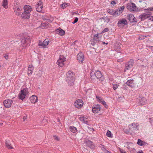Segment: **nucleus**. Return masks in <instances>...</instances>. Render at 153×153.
Masks as SVG:
<instances>
[{
	"label": "nucleus",
	"mask_w": 153,
	"mask_h": 153,
	"mask_svg": "<svg viewBox=\"0 0 153 153\" xmlns=\"http://www.w3.org/2000/svg\"><path fill=\"white\" fill-rule=\"evenodd\" d=\"M33 67L32 65H30L29 66L28 69V74L29 76L31 75L33 72Z\"/></svg>",
	"instance_id": "nucleus-26"
},
{
	"label": "nucleus",
	"mask_w": 153,
	"mask_h": 153,
	"mask_svg": "<svg viewBox=\"0 0 153 153\" xmlns=\"http://www.w3.org/2000/svg\"><path fill=\"white\" fill-rule=\"evenodd\" d=\"M119 149L120 153H126L124 150L121 149L120 148H119Z\"/></svg>",
	"instance_id": "nucleus-50"
},
{
	"label": "nucleus",
	"mask_w": 153,
	"mask_h": 153,
	"mask_svg": "<svg viewBox=\"0 0 153 153\" xmlns=\"http://www.w3.org/2000/svg\"><path fill=\"white\" fill-rule=\"evenodd\" d=\"M101 109V107L99 105L95 104L92 106V111L94 114H98L100 112Z\"/></svg>",
	"instance_id": "nucleus-8"
},
{
	"label": "nucleus",
	"mask_w": 153,
	"mask_h": 153,
	"mask_svg": "<svg viewBox=\"0 0 153 153\" xmlns=\"http://www.w3.org/2000/svg\"><path fill=\"white\" fill-rule=\"evenodd\" d=\"M123 61V60L122 59H119L117 60V61L119 62H122Z\"/></svg>",
	"instance_id": "nucleus-55"
},
{
	"label": "nucleus",
	"mask_w": 153,
	"mask_h": 153,
	"mask_svg": "<svg viewBox=\"0 0 153 153\" xmlns=\"http://www.w3.org/2000/svg\"><path fill=\"white\" fill-rule=\"evenodd\" d=\"M127 148L130 151V149H131V148L129 146H128Z\"/></svg>",
	"instance_id": "nucleus-57"
},
{
	"label": "nucleus",
	"mask_w": 153,
	"mask_h": 153,
	"mask_svg": "<svg viewBox=\"0 0 153 153\" xmlns=\"http://www.w3.org/2000/svg\"><path fill=\"white\" fill-rule=\"evenodd\" d=\"M6 146L8 148L10 149H13V148L10 145V144L7 141H6Z\"/></svg>",
	"instance_id": "nucleus-38"
},
{
	"label": "nucleus",
	"mask_w": 153,
	"mask_h": 153,
	"mask_svg": "<svg viewBox=\"0 0 153 153\" xmlns=\"http://www.w3.org/2000/svg\"><path fill=\"white\" fill-rule=\"evenodd\" d=\"M107 12L110 15H112L114 16V11L112 9H109L108 10Z\"/></svg>",
	"instance_id": "nucleus-37"
},
{
	"label": "nucleus",
	"mask_w": 153,
	"mask_h": 153,
	"mask_svg": "<svg viewBox=\"0 0 153 153\" xmlns=\"http://www.w3.org/2000/svg\"><path fill=\"white\" fill-rule=\"evenodd\" d=\"M2 5L4 8L7 9L8 8L7 0H3Z\"/></svg>",
	"instance_id": "nucleus-30"
},
{
	"label": "nucleus",
	"mask_w": 153,
	"mask_h": 153,
	"mask_svg": "<svg viewBox=\"0 0 153 153\" xmlns=\"http://www.w3.org/2000/svg\"><path fill=\"white\" fill-rule=\"evenodd\" d=\"M149 120L151 126L153 127V117L149 118Z\"/></svg>",
	"instance_id": "nucleus-43"
},
{
	"label": "nucleus",
	"mask_w": 153,
	"mask_h": 153,
	"mask_svg": "<svg viewBox=\"0 0 153 153\" xmlns=\"http://www.w3.org/2000/svg\"><path fill=\"white\" fill-rule=\"evenodd\" d=\"M127 24V21L126 19H122L118 21L117 22V25L119 27H120L121 26L126 25Z\"/></svg>",
	"instance_id": "nucleus-16"
},
{
	"label": "nucleus",
	"mask_w": 153,
	"mask_h": 153,
	"mask_svg": "<svg viewBox=\"0 0 153 153\" xmlns=\"http://www.w3.org/2000/svg\"><path fill=\"white\" fill-rule=\"evenodd\" d=\"M68 4L66 3H64L61 5V6L63 9L65 8L66 7L68 6Z\"/></svg>",
	"instance_id": "nucleus-39"
},
{
	"label": "nucleus",
	"mask_w": 153,
	"mask_h": 153,
	"mask_svg": "<svg viewBox=\"0 0 153 153\" xmlns=\"http://www.w3.org/2000/svg\"><path fill=\"white\" fill-rule=\"evenodd\" d=\"M30 42V39L28 36L23 37L21 40V42L22 44V46L23 47L22 48H24L27 46H29Z\"/></svg>",
	"instance_id": "nucleus-2"
},
{
	"label": "nucleus",
	"mask_w": 153,
	"mask_h": 153,
	"mask_svg": "<svg viewBox=\"0 0 153 153\" xmlns=\"http://www.w3.org/2000/svg\"><path fill=\"white\" fill-rule=\"evenodd\" d=\"M111 4L114 6L116 4V3L114 1H113L111 2Z\"/></svg>",
	"instance_id": "nucleus-53"
},
{
	"label": "nucleus",
	"mask_w": 153,
	"mask_h": 153,
	"mask_svg": "<svg viewBox=\"0 0 153 153\" xmlns=\"http://www.w3.org/2000/svg\"><path fill=\"white\" fill-rule=\"evenodd\" d=\"M23 120H24V121H25V120H26V119H27V117H25V116L24 117H23Z\"/></svg>",
	"instance_id": "nucleus-56"
},
{
	"label": "nucleus",
	"mask_w": 153,
	"mask_h": 153,
	"mask_svg": "<svg viewBox=\"0 0 153 153\" xmlns=\"http://www.w3.org/2000/svg\"><path fill=\"white\" fill-rule=\"evenodd\" d=\"M54 137L55 140H59V139L57 136H54Z\"/></svg>",
	"instance_id": "nucleus-52"
},
{
	"label": "nucleus",
	"mask_w": 153,
	"mask_h": 153,
	"mask_svg": "<svg viewBox=\"0 0 153 153\" xmlns=\"http://www.w3.org/2000/svg\"><path fill=\"white\" fill-rule=\"evenodd\" d=\"M116 50L118 52H120V50H121V48L120 47L118 46L117 47V48H115Z\"/></svg>",
	"instance_id": "nucleus-47"
},
{
	"label": "nucleus",
	"mask_w": 153,
	"mask_h": 153,
	"mask_svg": "<svg viewBox=\"0 0 153 153\" xmlns=\"http://www.w3.org/2000/svg\"><path fill=\"white\" fill-rule=\"evenodd\" d=\"M36 6V11L38 12H41L43 8L42 1H39Z\"/></svg>",
	"instance_id": "nucleus-18"
},
{
	"label": "nucleus",
	"mask_w": 153,
	"mask_h": 153,
	"mask_svg": "<svg viewBox=\"0 0 153 153\" xmlns=\"http://www.w3.org/2000/svg\"><path fill=\"white\" fill-rule=\"evenodd\" d=\"M24 12L25 13H28L30 14L32 10V8L31 6L29 5H25L24 7Z\"/></svg>",
	"instance_id": "nucleus-20"
},
{
	"label": "nucleus",
	"mask_w": 153,
	"mask_h": 153,
	"mask_svg": "<svg viewBox=\"0 0 153 153\" xmlns=\"http://www.w3.org/2000/svg\"><path fill=\"white\" fill-rule=\"evenodd\" d=\"M127 18L131 22H136L135 18L134 15L131 14H129L127 16Z\"/></svg>",
	"instance_id": "nucleus-23"
},
{
	"label": "nucleus",
	"mask_w": 153,
	"mask_h": 153,
	"mask_svg": "<svg viewBox=\"0 0 153 153\" xmlns=\"http://www.w3.org/2000/svg\"><path fill=\"white\" fill-rule=\"evenodd\" d=\"M28 93V89L27 88L21 90L18 95L19 98L20 100H23L25 98Z\"/></svg>",
	"instance_id": "nucleus-5"
},
{
	"label": "nucleus",
	"mask_w": 153,
	"mask_h": 153,
	"mask_svg": "<svg viewBox=\"0 0 153 153\" xmlns=\"http://www.w3.org/2000/svg\"><path fill=\"white\" fill-rule=\"evenodd\" d=\"M151 13L150 12V16L148 18L149 19V20H151V21H153V16H151Z\"/></svg>",
	"instance_id": "nucleus-46"
},
{
	"label": "nucleus",
	"mask_w": 153,
	"mask_h": 153,
	"mask_svg": "<svg viewBox=\"0 0 153 153\" xmlns=\"http://www.w3.org/2000/svg\"><path fill=\"white\" fill-rule=\"evenodd\" d=\"M90 76L92 79H95L96 78V75L95 74V72L92 71L91 72H90Z\"/></svg>",
	"instance_id": "nucleus-34"
},
{
	"label": "nucleus",
	"mask_w": 153,
	"mask_h": 153,
	"mask_svg": "<svg viewBox=\"0 0 153 153\" xmlns=\"http://www.w3.org/2000/svg\"><path fill=\"white\" fill-rule=\"evenodd\" d=\"M1 65H0V67H1Z\"/></svg>",
	"instance_id": "nucleus-64"
},
{
	"label": "nucleus",
	"mask_w": 153,
	"mask_h": 153,
	"mask_svg": "<svg viewBox=\"0 0 153 153\" xmlns=\"http://www.w3.org/2000/svg\"><path fill=\"white\" fill-rule=\"evenodd\" d=\"M13 103V101L11 100L8 99L5 100L3 103L4 106L7 108L10 107Z\"/></svg>",
	"instance_id": "nucleus-17"
},
{
	"label": "nucleus",
	"mask_w": 153,
	"mask_h": 153,
	"mask_svg": "<svg viewBox=\"0 0 153 153\" xmlns=\"http://www.w3.org/2000/svg\"><path fill=\"white\" fill-rule=\"evenodd\" d=\"M130 151L131 153H136V149L134 148H131Z\"/></svg>",
	"instance_id": "nucleus-45"
},
{
	"label": "nucleus",
	"mask_w": 153,
	"mask_h": 153,
	"mask_svg": "<svg viewBox=\"0 0 153 153\" xmlns=\"http://www.w3.org/2000/svg\"><path fill=\"white\" fill-rule=\"evenodd\" d=\"M56 32L57 34L60 36H63L65 33V31L60 28L57 29L56 30Z\"/></svg>",
	"instance_id": "nucleus-24"
},
{
	"label": "nucleus",
	"mask_w": 153,
	"mask_h": 153,
	"mask_svg": "<svg viewBox=\"0 0 153 153\" xmlns=\"http://www.w3.org/2000/svg\"><path fill=\"white\" fill-rule=\"evenodd\" d=\"M44 120H45L44 119H43V120L42 121H44Z\"/></svg>",
	"instance_id": "nucleus-62"
},
{
	"label": "nucleus",
	"mask_w": 153,
	"mask_h": 153,
	"mask_svg": "<svg viewBox=\"0 0 153 153\" xmlns=\"http://www.w3.org/2000/svg\"><path fill=\"white\" fill-rule=\"evenodd\" d=\"M145 10H147L149 12L150 11H153V7H149L147 9H144V11Z\"/></svg>",
	"instance_id": "nucleus-44"
},
{
	"label": "nucleus",
	"mask_w": 153,
	"mask_h": 153,
	"mask_svg": "<svg viewBox=\"0 0 153 153\" xmlns=\"http://www.w3.org/2000/svg\"><path fill=\"white\" fill-rule=\"evenodd\" d=\"M139 2H142V1H139Z\"/></svg>",
	"instance_id": "nucleus-61"
},
{
	"label": "nucleus",
	"mask_w": 153,
	"mask_h": 153,
	"mask_svg": "<svg viewBox=\"0 0 153 153\" xmlns=\"http://www.w3.org/2000/svg\"><path fill=\"white\" fill-rule=\"evenodd\" d=\"M78 20V19L77 17H76L74 19V21L72 23L74 24L77 22Z\"/></svg>",
	"instance_id": "nucleus-49"
},
{
	"label": "nucleus",
	"mask_w": 153,
	"mask_h": 153,
	"mask_svg": "<svg viewBox=\"0 0 153 153\" xmlns=\"http://www.w3.org/2000/svg\"><path fill=\"white\" fill-rule=\"evenodd\" d=\"M119 83H117L116 84H113V89L114 90H115L116 89H117L118 87L119 86Z\"/></svg>",
	"instance_id": "nucleus-40"
},
{
	"label": "nucleus",
	"mask_w": 153,
	"mask_h": 153,
	"mask_svg": "<svg viewBox=\"0 0 153 153\" xmlns=\"http://www.w3.org/2000/svg\"><path fill=\"white\" fill-rule=\"evenodd\" d=\"M77 59L80 63H82L84 59V56L83 53L80 52L77 55Z\"/></svg>",
	"instance_id": "nucleus-19"
},
{
	"label": "nucleus",
	"mask_w": 153,
	"mask_h": 153,
	"mask_svg": "<svg viewBox=\"0 0 153 153\" xmlns=\"http://www.w3.org/2000/svg\"><path fill=\"white\" fill-rule=\"evenodd\" d=\"M149 48L152 50V51H153V46H149Z\"/></svg>",
	"instance_id": "nucleus-54"
},
{
	"label": "nucleus",
	"mask_w": 153,
	"mask_h": 153,
	"mask_svg": "<svg viewBox=\"0 0 153 153\" xmlns=\"http://www.w3.org/2000/svg\"><path fill=\"white\" fill-rule=\"evenodd\" d=\"M125 8V6H123L115 11H114V17H116L120 15L124 10Z\"/></svg>",
	"instance_id": "nucleus-10"
},
{
	"label": "nucleus",
	"mask_w": 153,
	"mask_h": 153,
	"mask_svg": "<svg viewBox=\"0 0 153 153\" xmlns=\"http://www.w3.org/2000/svg\"><path fill=\"white\" fill-rule=\"evenodd\" d=\"M106 135L108 137H113L112 134H111V132L109 130H107Z\"/></svg>",
	"instance_id": "nucleus-36"
},
{
	"label": "nucleus",
	"mask_w": 153,
	"mask_h": 153,
	"mask_svg": "<svg viewBox=\"0 0 153 153\" xmlns=\"http://www.w3.org/2000/svg\"><path fill=\"white\" fill-rule=\"evenodd\" d=\"M109 30L108 28H106L104 29L102 31V33H105V32H107Z\"/></svg>",
	"instance_id": "nucleus-48"
},
{
	"label": "nucleus",
	"mask_w": 153,
	"mask_h": 153,
	"mask_svg": "<svg viewBox=\"0 0 153 153\" xmlns=\"http://www.w3.org/2000/svg\"><path fill=\"white\" fill-rule=\"evenodd\" d=\"M96 77L101 81H103L104 79V77L100 71H97L95 72Z\"/></svg>",
	"instance_id": "nucleus-14"
},
{
	"label": "nucleus",
	"mask_w": 153,
	"mask_h": 153,
	"mask_svg": "<svg viewBox=\"0 0 153 153\" xmlns=\"http://www.w3.org/2000/svg\"><path fill=\"white\" fill-rule=\"evenodd\" d=\"M137 102L139 105H143L146 103V100L142 97H140L137 100Z\"/></svg>",
	"instance_id": "nucleus-13"
},
{
	"label": "nucleus",
	"mask_w": 153,
	"mask_h": 153,
	"mask_svg": "<svg viewBox=\"0 0 153 153\" xmlns=\"http://www.w3.org/2000/svg\"><path fill=\"white\" fill-rule=\"evenodd\" d=\"M134 63V60L133 59H130L126 66L125 68V71H126L131 69L133 67Z\"/></svg>",
	"instance_id": "nucleus-12"
},
{
	"label": "nucleus",
	"mask_w": 153,
	"mask_h": 153,
	"mask_svg": "<svg viewBox=\"0 0 153 153\" xmlns=\"http://www.w3.org/2000/svg\"><path fill=\"white\" fill-rule=\"evenodd\" d=\"M66 61V58L63 56H60L57 61L56 64L59 67H62L64 65V62Z\"/></svg>",
	"instance_id": "nucleus-6"
},
{
	"label": "nucleus",
	"mask_w": 153,
	"mask_h": 153,
	"mask_svg": "<svg viewBox=\"0 0 153 153\" xmlns=\"http://www.w3.org/2000/svg\"><path fill=\"white\" fill-rule=\"evenodd\" d=\"M146 12L143 13L139 16V18L142 21L148 18L150 16V12L145 10Z\"/></svg>",
	"instance_id": "nucleus-9"
},
{
	"label": "nucleus",
	"mask_w": 153,
	"mask_h": 153,
	"mask_svg": "<svg viewBox=\"0 0 153 153\" xmlns=\"http://www.w3.org/2000/svg\"><path fill=\"white\" fill-rule=\"evenodd\" d=\"M48 22H52V21L51 20H50V19H48Z\"/></svg>",
	"instance_id": "nucleus-60"
},
{
	"label": "nucleus",
	"mask_w": 153,
	"mask_h": 153,
	"mask_svg": "<svg viewBox=\"0 0 153 153\" xmlns=\"http://www.w3.org/2000/svg\"><path fill=\"white\" fill-rule=\"evenodd\" d=\"M48 24L49 23L47 21H46L45 22L42 23L41 24V27L42 28H46L48 27Z\"/></svg>",
	"instance_id": "nucleus-33"
},
{
	"label": "nucleus",
	"mask_w": 153,
	"mask_h": 153,
	"mask_svg": "<svg viewBox=\"0 0 153 153\" xmlns=\"http://www.w3.org/2000/svg\"><path fill=\"white\" fill-rule=\"evenodd\" d=\"M4 57L6 60H7L9 58V54L8 53L4 54L3 55Z\"/></svg>",
	"instance_id": "nucleus-42"
},
{
	"label": "nucleus",
	"mask_w": 153,
	"mask_h": 153,
	"mask_svg": "<svg viewBox=\"0 0 153 153\" xmlns=\"http://www.w3.org/2000/svg\"><path fill=\"white\" fill-rule=\"evenodd\" d=\"M31 102L32 103H35L37 102L38 99L34 95H32L30 98Z\"/></svg>",
	"instance_id": "nucleus-28"
},
{
	"label": "nucleus",
	"mask_w": 153,
	"mask_h": 153,
	"mask_svg": "<svg viewBox=\"0 0 153 153\" xmlns=\"http://www.w3.org/2000/svg\"><path fill=\"white\" fill-rule=\"evenodd\" d=\"M83 123L85 124H86L87 125H89V124H88V120L87 119H86V120H85V121H84V122Z\"/></svg>",
	"instance_id": "nucleus-51"
},
{
	"label": "nucleus",
	"mask_w": 153,
	"mask_h": 153,
	"mask_svg": "<svg viewBox=\"0 0 153 153\" xmlns=\"http://www.w3.org/2000/svg\"><path fill=\"white\" fill-rule=\"evenodd\" d=\"M138 153H143V152L142 150L140 151H139Z\"/></svg>",
	"instance_id": "nucleus-59"
},
{
	"label": "nucleus",
	"mask_w": 153,
	"mask_h": 153,
	"mask_svg": "<svg viewBox=\"0 0 153 153\" xmlns=\"http://www.w3.org/2000/svg\"><path fill=\"white\" fill-rule=\"evenodd\" d=\"M69 129L70 131L74 133H76L77 131L76 128L74 126H70Z\"/></svg>",
	"instance_id": "nucleus-32"
},
{
	"label": "nucleus",
	"mask_w": 153,
	"mask_h": 153,
	"mask_svg": "<svg viewBox=\"0 0 153 153\" xmlns=\"http://www.w3.org/2000/svg\"><path fill=\"white\" fill-rule=\"evenodd\" d=\"M66 80L68 84L70 85H73L74 83V74L71 71H69L67 73Z\"/></svg>",
	"instance_id": "nucleus-1"
},
{
	"label": "nucleus",
	"mask_w": 153,
	"mask_h": 153,
	"mask_svg": "<svg viewBox=\"0 0 153 153\" xmlns=\"http://www.w3.org/2000/svg\"><path fill=\"white\" fill-rule=\"evenodd\" d=\"M2 123H0V124H1Z\"/></svg>",
	"instance_id": "nucleus-63"
},
{
	"label": "nucleus",
	"mask_w": 153,
	"mask_h": 153,
	"mask_svg": "<svg viewBox=\"0 0 153 153\" xmlns=\"http://www.w3.org/2000/svg\"><path fill=\"white\" fill-rule=\"evenodd\" d=\"M139 127V124L135 123L130 124L128 125L129 130L132 131L138 130Z\"/></svg>",
	"instance_id": "nucleus-7"
},
{
	"label": "nucleus",
	"mask_w": 153,
	"mask_h": 153,
	"mask_svg": "<svg viewBox=\"0 0 153 153\" xmlns=\"http://www.w3.org/2000/svg\"><path fill=\"white\" fill-rule=\"evenodd\" d=\"M83 105V102L81 99L76 100L74 103L75 107L78 108H81Z\"/></svg>",
	"instance_id": "nucleus-11"
},
{
	"label": "nucleus",
	"mask_w": 153,
	"mask_h": 153,
	"mask_svg": "<svg viewBox=\"0 0 153 153\" xmlns=\"http://www.w3.org/2000/svg\"><path fill=\"white\" fill-rule=\"evenodd\" d=\"M127 9L131 12H138L140 11L138 8L133 3H128L127 6Z\"/></svg>",
	"instance_id": "nucleus-3"
},
{
	"label": "nucleus",
	"mask_w": 153,
	"mask_h": 153,
	"mask_svg": "<svg viewBox=\"0 0 153 153\" xmlns=\"http://www.w3.org/2000/svg\"><path fill=\"white\" fill-rule=\"evenodd\" d=\"M86 119V118H85L84 117H80L79 118L80 120L83 123L84 122Z\"/></svg>",
	"instance_id": "nucleus-41"
},
{
	"label": "nucleus",
	"mask_w": 153,
	"mask_h": 153,
	"mask_svg": "<svg viewBox=\"0 0 153 153\" xmlns=\"http://www.w3.org/2000/svg\"><path fill=\"white\" fill-rule=\"evenodd\" d=\"M87 145L91 149H93L95 148V146L93 143L90 141H88L87 142Z\"/></svg>",
	"instance_id": "nucleus-29"
},
{
	"label": "nucleus",
	"mask_w": 153,
	"mask_h": 153,
	"mask_svg": "<svg viewBox=\"0 0 153 153\" xmlns=\"http://www.w3.org/2000/svg\"><path fill=\"white\" fill-rule=\"evenodd\" d=\"M22 7L19 6L14 8V10L16 15L18 16H20L21 14V11L22 10Z\"/></svg>",
	"instance_id": "nucleus-15"
},
{
	"label": "nucleus",
	"mask_w": 153,
	"mask_h": 153,
	"mask_svg": "<svg viewBox=\"0 0 153 153\" xmlns=\"http://www.w3.org/2000/svg\"><path fill=\"white\" fill-rule=\"evenodd\" d=\"M96 99L98 102H100L105 107H106L107 106V104L105 101L100 97L97 96L96 97Z\"/></svg>",
	"instance_id": "nucleus-21"
},
{
	"label": "nucleus",
	"mask_w": 153,
	"mask_h": 153,
	"mask_svg": "<svg viewBox=\"0 0 153 153\" xmlns=\"http://www.w3.org/2000/svg\"><path fill=\"white\" fill-rule=\"evenodd\" d=\"M98 35L99 34L98 33L94 35L93 40L94 42H98L100 40L101 37H99Z\"/></svg>",
	"instance_id": "nucleus-27"
},
{
	"label": "nucleus",
	"mask_w": 153,
	"mask_h": 153,
	"mask_svg": "<svg viewBox=\"0 0 153 153\" xmlns=\"http://www.w3.org/2000/svg\"><path fill=\"white\" fill-rule=\"evenodd\" d=\"M49 40L48 39H45L42 42L39 40L38 42V46L40 48H48V46L49 43Z\"/></svg>",
	"instance_id": "nucleus-4"
},
{
	"label": "nucleus",
	"mask_w": 153,
	"mask_h": 153,
	"mask_svg": "<svg viewBox=\"0 0 153 153\" xmlns=\"http://www.w3.org/2000/svg\"><path fill=\"white\" fill-rule=\"evenodd\" d=\"M99 147L102 149L104 151H107V153H111L109 151H107L106 149L105 148L104 146L102 144H100L99 145Z\"/></svg>",
	"instance_id": "nucleus-35"
},
{
	"label": "nucleus",
	"mask_w": 153,
	"mask_h": 153,
	"mask_svg": "<svg viewBox=\"0 0 153 153\" xmlns=\"http://www.w3.org/2000/svg\"><path fill=\"white\" fill-rule=\"evenodd\" d=\"M20 16L22 19H28L30 18V14L24 11Z\"/></svg>",
	"instance_id": "nucleus-22"
},
{
	"label": "nucleus",
	"mask_w": 153,
	"mask_h": 153,
	"mask_svg": "<svg viewBox=\"0 0 153 153\" xmlns=\"http://www.w3.org/2000/svg\"><path fill=\"white\" fill-rule=\"evenodd\" d=\"M102 43H103V44H106V45H107V44H108V42L105 43V42H102Z\"/></svg>",
	"instance_id": "nucleus-58"
},
{
	"label": "nucleus",
	"mask_w": 153,
	"mask_h": 153,
	"mask_svg": "<svg viewBox=\"0 0 153 153\" xmlns=\"http://www.w3.org/2000/svg\"><path fill=\"white\" fill-rule=\"evenodd\" d=\"M134 81V80L133 79H129L126 82V84L130 86L131 88H133L134 87V84L133 83Z\"/></svg>",
	"instance_id": "nucleus-25"
},
{
	"label": "nucleus",
	"mask_w": 153,
	"mask_h": 153,
	"mask_svg": "<svg viewBox=\"0 0 153 153\" xmlns=\"http://www.w3.org/2000/svg\"><path fill=\"white\" fill-rule=\"evenodd\" d=\"M137 144L140 146H143L146 144V143L140 139H138Z\"/></svg>",
	"instance_id": "nucleus-31"
}]
</instances>
